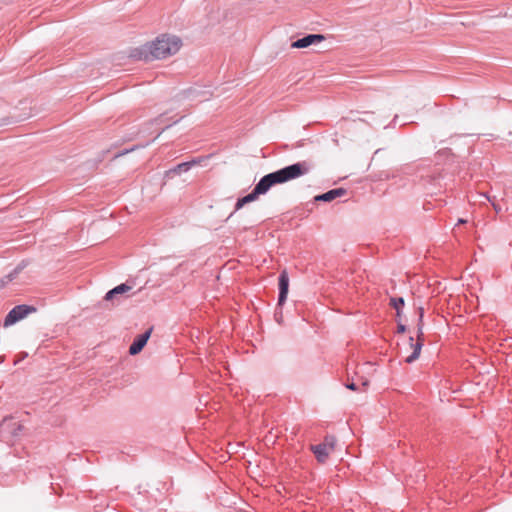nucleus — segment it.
Masks as SVG:
<instances>
[{"mask_svg":"<svg viewBox=\"0 0 512 512\" xmlns=\"http://www.w3.org/2000/svg\"><path fill=\"white\" fill-rule=\"evenodd\" d=\"M309 171L310 165L303 161L264 175L249 194L237 200L235 210L241 209L245 204L255 201L260 195L266 194L274 185L297 179Z\"/></svg>","mask_w":512,"mask_h":512,"instance_id":"1","label":"nucleus"},{"mask_svg":"<svg viewBox=\"0 0 512 512\" xmlns=\"http://www.w3.org/2000/svg\"><path fill=\"white\" fill-rule=\"evenodd\" d=\"M181 47V40L177 36L163 34L155 41L136 49L133 57L145 61L164 59L176 54Z\"/></svg>","mask_w":512,"mask_h":512,"instance_id":"2","label":"nucleus"},{"mask_svg":"<svg viewBox=\"0 0 512 512\" xmlns=\"http://www.w3.org/2000/svg\"><path fill=\"white\" fill-rule=\"evenodd\" d=\"M23 425L16 417H6L0 423V440L4 442H11L16 439L21 431Z\"/></svg>","mask_w":512,"mask_h":512,"instance_id":"3","label":"nucleus"},{"mask_svg":"<svg viewBox=\"0 0 512 512\" xmlns=\"http://www.w3.org/2000/svg\"><path fill=\"white\" fill-rule=\"evenodd\" d=\"M335 444V437L327 435L324 439V442L311 446V450L313 451L317 461L320 463H325L329 454L334 450Z\"/></svg>","mask_w":512,"mask_h":512,"instance_id":"4","label":"nucleus"},{"mask_svg":"<svg viewBox=\"0 0 512 512\" xmlns=\"http://www.w3.org/2000/svg\"><path fill=\"white\" fill-rule=\"evenodd\" d=\"M32 313V306L29 305H17L14 308H12L8 314L6 315L3 327L7 328L12 325H15L16 323L20 322L21 320L27 318Z\"/></svg>","mask_w":512,"mask_h":512,"instance_id":"5","label":"nucleus"},{"mask_svg":"<svg viewBox=\"0 0 512 512\" xmlns=\"http://www.w3.org/2000/svg\"><path fill=\"white\" fill-rule=\"evenodd\" d=\"M324 39L325 37L321 34H308L292 42L291 47L297 49L307 48L311 45L322 42Z\"/></svg>","mask_w":512,"mask_h":512,"instance_id":"6","label":"nucleus"},{"mask_svg":"<svg viewBox=\"0 0 512 512\" xmlns=\"http://www.w3.org/2000/svg\"><path fill=\"white\" fill-rule=\"evenodd\" d=\"M279 283V296H278V306H282L286 299H287V295H288V290H289V276H288V273L286 270H283L280 275H279V279H278Z\"/></svg>","mask_w":512,"mask_h":512,"instance_id":"7","label":"nucleus"},{"mask_svg":"<svg viewBox=\"0 0 512 512\" xmlns=\"http://www.w3.org/2000/svg\"><path fill=\"white\" fill-rule=\"evenodd\" d=\"M152 329L147 330L146 332L138 335L132 344L129 347V353L130 355H136L138 354L146 345L148 339L150 338Z\"/></svg>","mask_w":512,"mask_h":512,"instance_id":"8","label":"nucleus"},{"mask_svg":"<svg viewBox=\"0 0 512 512\" xmlns=\"http://www.w3.org/2000/svg\"><path fill=\"white\" fill-rule=\"evenodd\" d=\"M185 97L191 100L205 101L210 97L209 91L203 90L200 87H191L185 91Z\"/></svg>","mask_w":512,"mask_h":512,"instance_id":"9","label":"nucleus"},{"mask_svg":"<svg viewBox=\"0 0 512 512\" xmlns=\"http://www.w3.org/2000/svg\"><path fill=\"white\" fill-rule=\"evenodd\" d=\"M346 194V190L344 188H336L329 190L323 194L317 195L314 197L315 201H322V202H331L334 199L341 197Z\"/></svg>","mask_w":512,"mask_h":512,"instance_id":"10","label":"nucleus"},{"mask_svg":"<svg viewBox=\"0 0 512 512\" xmlns=\"http://www.w3.org/2000/svg\"><path fill=\"white\" fill-rule=\"evenodd\" d=\"M409 341H410V346H411L413 351H412L411 355H409L406 358L405 361L407 363L411 364L414 361H416L419 358V356H420L421 349H422V346H423V339H419L416 342H414V338L411 336V337H409Z\"/></svg>","mask_w":512,"mask_h":512,"instance_id":"11","label":"nucleus"},{"mask_svg":"<svg viewBox=\"0 0 512 512\" xmlns=\"http://www.w3.org/2000/svg\"><path fill=\"white\" fill-rule=\"evenodd\" d=\"M132 289V286L126 284V283H122L116 287H114L113 289L109 290L106 294H105V297L104 299L106 301H110V300H113L116 296L118 295H122L124 293H127L129 292L130 290Z\"/></svg>","mask_w":512,"mask_h":512,"instance_id":"12","label":"nucleus"},{"mask_svg":"<svg viewBox=\"0 0 512 512\" xmlns=\"http://www.w3.org/2000/svg\"><path fill=\"white\" fill-rule=\"evenodd\" d=\"M198 163V161L196 160H192V161H189V162H183V163H180L178 165H176L174 168L170 169L169 170V173H173V174H181V173H184V172H187L189 171L194 165H196Z\"/></svg>","mask_w":512,"mask_h":512,"instance_id":"13","label":"nucleus"},{"mask_svg":"<svg viewBox=\"0 0 512 512\" xmlns=\"http://www.w3.org/2000/svg\"><path fill=\"white\" fill-rule=\"evenodd\" d=\"M423 316L424 310L423 308H419V319L417 324V340L423 339Z\"/></svg>","mask_w":512,"mask_h":512,"instance_id":"14","label":"nucleus"},{"mask_svg":"<svg viewBox=\"0 0 512 512\" xmlns=\"http://www.w3.org/2000/svg\"><path fill=\"white\" fill-rule=\"evenodd\" d=\"M390 304L393 308L396 309L397 315H400V310L404 306L405 302L402 297H395V298H391Z\"/></svg>","mask_w":512,"mask_h":512,"instance_id":"15","label":"nucleus"},{"mask_svg":"<svg viewBox=\"0 0 512 512\" xmlns=\"http://www.w3.org/2000/svg\"><path fill=\"white\" fill-rule=\"evenodd\" d=\"M16 274L17 271L15 270L13 273H10L5 277L0 278V289L4 288L8 283H10L15 278Z\"/></svg>","mask_w":512,"mask_h":512,"instance_id":"16","label":"nucleus"},{"mask_svg":"<svg viewBox=\"0 0 512 512\" xmlns=\"http://www.w3.org/2000/svg\"><path fill=\"white\" fill-rule=\"evenodd\" d=\"M27 356H28V353H26V352L19 354L18 357L15 359L14 364L17 365L19 362H21Z\"/></svg>","mask_w":512,"mask_h":512,"instance_id":"17","label":"nucleus"},{"mask_svg":"<svg viewBox=\"0 0 512 512\" xmlns=\"http://www.w3.org/2000/svg\"><path fill=\"white\" fill-rule=\"evenodd\" d=\"M483 197H485L488 201H490V202L492 203V205L494 206V209H495L496 211H499V206H497V205L492 201V199H491L489 196H487V195L483 194Z\"/></svg>","mask_w":512,"mask_h":512,"instance_id":"18","label":"nucleus"},{"mask_svg":"<svg viewBox=\"0 0 512 512\" xmlns=\"http://www.w3.org/2000/svg\"><path fill=\"white\" fill-rule=\"evenodd\" d=\"M346 387H347L348 389H350V390H353V391L357 390V386H356V384H355V383H353V382L346 384Z\"/></svg>","mask_w":512,"mask_h":512,"instance_id":"19","label":"nucleus"},{"mask_svg":"<svg viewBox=\"0 0 512 512\" xmlns=\"http://www.w3.org/2000/svg\"><path fill=\"white\" fill-rule=\"evenodd\" d=\"M405 330H406V326L405 325H403V324H399L398 325V332L399 333H403V332H405Z\"/></svg>","mask_w":512,"mask_h":512,"instance_id":"20","label":"nucleus"},{"mask_svg":"<svg viewBox=\"0 0 512 512\" xmlns=\"http://www.w3.org/2000/svg\"><path fill=\"white\" fill-rule=\"evenodd\" d=\"M464 223H466V220H465V219L460 218V219L458 220V224H464Z\"/></svg>","mask_w":512,"mask_h":512,"instance_id":"21","label":"nucleus"},{"mask_svg":"<svg viewBox=\"0 0 512 512\" xmlns=\"http://www.w3.org/2000/svg\"><path fill=\"white\" fill-rule=\"evenodd\" d=\"M362 384H363V386H367L368 385V381L365 380Z\"/></svg>","mask_w":512,"mask_h":512,"instance_id":"22","label":"nucleus"},{"mask_svg":"<svg viewBox=\"0 0 512 512\" xmlns=\"http://www.w3.org/2000/svg\"><path fill=\"white\" fill-rule=\"evenodd\" d=\"M178 121H179V119H175V120H173L172 124H175V123H177Z\"/></svg>","mask_w":512,"mask_h":512,"instance_id":"23","label":"nucleus"}]
</instances>
